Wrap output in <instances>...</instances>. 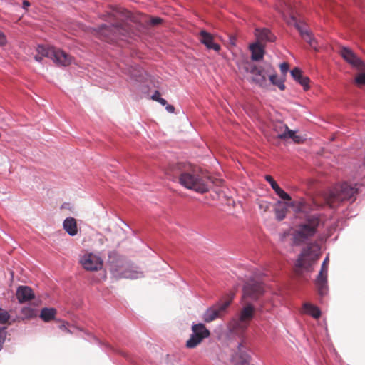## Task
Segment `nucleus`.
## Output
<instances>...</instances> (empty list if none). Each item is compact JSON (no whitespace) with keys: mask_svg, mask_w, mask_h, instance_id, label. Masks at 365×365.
Here are the masks:
<instances>
[{"mask_svg":"<svg viewBox=\"0 0 365 365\" xmlns=\"http://www.w3.org/2000/svg\"><path fill=\"white\" fill-rule=\"evenodd\" d=\"M320 247L317 244H312L304 248L296 262V272L300 273L303 269L309 271L312 263L319 257Z\"/></svg>","mask_w":365,"mask_h":365,"instance_id":"6","label":"nucleus"},{"mask_svg":"<svg viewBox=\"0 0 365 365\" xmlns=\"http://www.w3.org/2000/svg\"><path fill=\"white\" fill-rule=\"evenodd\" d=\"M56 310L54 308L45 307L41 309L40 317L46 322H50L55 318Z\"/></svg>","mask_w":365,"mask_h":365,"instance_id":"28","label":"nucleus"},{"mask_svg":"<svg viewBox=\"0 0 365 365\" xmlns=\"http://www.w3.org/2000/svg\"><path fill=\"white\" fill-rule=\"evenodd\" d=\"M273 69L272 67H269L267 69L268 76L270 82L277 86L281 91L284 90L285 86L284 84V81L277 78V75L272 73Z\"/></svg>","mask_w":365,"mask_h":365,"instance_id":"29","label":"nucleus"},{"mask_svg":"<svg viewBox=\"0 0 365 365\" xmlns=\"http://www.w3.org/2000/svg\"><path fill=\"white\" fill-rule=\"evenodd\" d=\"M274 130L277 138L283 140L292 139L294 143H300L301 137L296 135L295 132L289 130V128L281 123L275 125Z\"/></svg>","mask_w":365,"mask_h":365,"instance_id":"15","label":"nucleus"},{"mask_svg":"<svg viewBox=\"0 0 365 365\" xmlns=\"http://www.w3.org/2000/svg\"><path fill=\"white\" fill-rule=\"evenodd\" d=\"M291 76L296 81H297L303 75L299 68H295L291 71Z\"/></svg>","mask_w":365,"mask_h":365,"instance_id":"36","label":"nucleus"},{"mask_svg":"<svg viewBox=\"0 0 365 365\" xmlns=\"http://www.w3.org/2000/svg\"><path fill=\"white\" fill-rule=\"evenodd\" d=\"M37 54L34 58L38 62H41L43 57H47L53 61L56 64L66 66L71 62V57L64 51L53 47H46L38 45L36 48Z\"/></svg>","mask_w":365,"mask_h":365,"instance_id":"5","label":"nucleus"},{"mask_svg":"<svg viewBox=\"0 0 365 365\" xmlns=\"http://www.w3.org/2000/svg\"><path fill=\"white\" fill-rule=\"evenodd\" d=\"M156 101H158L161 105L163 106H165L167 105V101L165 99L163 98H158V99H157Z\"/></svg>","mask_w":365,"mask_h":365,"instance_id":"43","label":"nucleus"},{"mask_svg":"<svg viewBox=\"0 0 365 365\" xmlns=\"http://www.w3.org/2000/svg\"><path fill=\"white\" fill-rule=\"evenodd\" d=\"M242 68L245 73L252 75V76L248 78L249 81L262 88L267 86V76H268L267 71H266L264 69L258 68L256 65L252 63H246Z\"/></svg>","mask_w":365,"mask_h":365,"instance_id":"7","label":"nucleus"},{"mask_svg":"<svg viewBox=\"0 0 365 365\" xmlns=\"http://www.w3.org/2000/svg\"><path fill=\"white\" fill-rule=\"evenodd\" d=\"M258 309L259 312H269L270 311V309H267L266 308V306L264 304V302H259V307H258Z\"/></svg>","mask_w":365,"mask_h":365,"instance_id":"38","label":"nucleus"},{"mask_svg":"<svg viewBox=\"0 0 365 365\" xmlns=\"http://www.w3.org/2000/svg\"><path fill=\"white\" fill-rule=\"evenodd\" d=\"M79 262L87 271L96 272L100 270L103 267L101 257L93 252H86L81 256Z\"/></svg>","mask_w":365,"mask_h":365,"instance_id":"10","label":"nucleus"},{"mask_svg":"<svg viewBox=\"0 0 365 365\" xmlns=\"http://www.w3.org/2000/svg\"><path fill=\"white\" fill-rule=\"evenodd\" d=\"M21 313L23 315V319H32L37 316V309L30 307H24L21 309Z\"/></svg>","mask_w":365,"mask_h":365,"instance_id":"30","label":"nucleus"},{"mask_svg":"<svg viewBox=\"0 0 365 365\" xmlns=\"http://www.w3.org/2000/svg\"><path fill=\"white\" fill-rule=\"evenodd\" d=\"M265 180L270 184L272 188L274 190L275 193L282 200H290L289 195L285 192L275 182V180L270 175H266Z\"/></svg>","mask_w":365,"mask_h":365,"instance_id":"22","label":"nucleus"},{"mask_svg":"<svg viewBox=\"0 0 365 365\" xmlns=\"http://www.w3.org/2000/svg\"><path fill=\"white\" fill-rule=\"evenodd\" d=\"M302 313L310 315L314 319L319 318L322 314L321 310L318 307L309 302L303 304Z\"/></svg>","mask_w":365,"mask_h":365,"instance_id":"26","label":"nucleus"},{"mask_svg":"<svg viewBox=\"0 0 365 365\" xmlns=\"http://www.w3.org/2000/svg\"><path fill=\"white\" fill-rule=\"evenodd\" d=\"M237 351L239 355V361L235 363V365H250L251 361V356L245 349V347L242 343L238 344Z\"/></svg>","mask_w":365,"mask_h":365,"instance_id":"24","label":"nucleus"},{"mask_svg":"<svg viewBox=\"0 0 365 365\" xmlns=\"http://www.w3.org/2000/svg\"><path fill=\"white\" fill-rule=\"evenodd\" d=\"M125 31V30L118 24H112L110 26L103 24L100 27V33L103 35L108 41H111L120 38V36L123 35Z\"/></svg>","mask_w":365,"mask_h":365,"instance_id":"13","label":"nucleus"},{"mask_svg":"<svg viewBox=\"0 0 365 365\" xmlns=\"http://www.w3.org/2000/svg\"><path fill=\"white\" fill-rule=\"evenodd\" d=\"M165 109L168 112L172 113L175 111V108L172 105H167Z\"/></svg>","mask_w":365,"mask_h":365,"instance_id":"42","label":"nucleus"},{"mask_svg":"<svg viewBox=\"0 0 365 365\" xmlns=\"http://www.w3.org/2000/svg\"><path fill=\"white\" fill-rule=\"evenodd\" d=\"M249 325L248 322H246L237 317L232 318L230 321L227 328L230 334L241 337L245 333Z\"/></svg>","mask_w":365,"mask_h":365,"instance_id":"14","label":"nucleus"},{"mask_svg":"<svg viewBox=\"0 0 365 365\" xmlns=\"http://www.w3.org/2000/svg\"><path fill=\"white\" fill-rule=\"evenodd\" d=\"M109 269L116 279H138L143 277V273L122 257L109 255Z\"/></svg>","mask_w":365,"mask_h":365,"instance_id":"3","label":"nucleus"},{"mask_svg":"<svg viewBox=\"0 0 365 365\" xmlns=\"http://www.w3.org/2000/svg\"><path fill=\"white\" fill-rule=\"evenodd\" d=\"M60 327V329H62L63 331H68V332H70V331L67 329L66 325V324H65V323H64V324H61V325H60V327Z\"/></svg>","mask_w":365,"mask_h":365,"instance_id":"46","label":"nucleus"},{"mask_svg":"<svg viewBox=\"0 0 365 365\" xmlns=\"http://www.w3.org/2000/svg\"><path fill=\"white\" fill-rule=\"evenodd\" d=\"M6 43V39L5 36L0 32V46H4Z\"/></svg>","mask_w":365,"mask_h":365,"instance_id":"41","label":"nucleus"},{"mask_svg":"<svg viewBox=\"0 0 365 365\" xmlns=\"http://www.w3.org/2000/svg\"><path fill=\"white\" fill-rule=\"evenodd\" d=\"M255 308L253 304L248 303L241 309L238 317L243 321L248 322L250 324V322L254 317Z\"/></svg>","mask_w":365,"mask_h":365,"instance_id":"21","label":"nucleus"},{"mask_svg":"<svg viewBox=\"0 0 365 365\" xmlns=\"http://www.w3.org/2000/svg\"><path fill=\"white\" fill-rule=\"evenodd\" d=\"M292 19L295 21V27L300 33L302 38L307 41L312 48L317 50V43L315 38L312 37L311 32L307 29L306 25L297 22L294 18Z\"/></svg>","mask_w":365,"mask_h":365,"instance_id":"18","label":"nucleus"},{"mask_svg":"<svg viewBox=\"0 0 365 365\" xmlns=\"http://www.w3.org/2000/svg\"><path fill=\"white\" fill-rule=\"evenodd\" d=\"M6 337V328H0V351L2 349L3 344Z\"/></svg>","mask_w":365,"mask_h":365,"instance_id":"35","label":"nucleus"},{"mask_svg":"<svg viewBox=\"0 0 365 365\" xmlns=\"http://www.w3.org/2000/svg\"><path fill=\"white\" fill-rule=\"evenodd\" d=\"M192 334L186 341V347L194 349L198 346L203 339L210 336V332L202 323L193 324L192 325Z\"/></svg>","mask_w":365,"mask_h":365,"instance_id":"8","label":"nucleus"},{"mask_svg":"<svg viewBox=\"0 0 365 365\" xmlns=\"http://www.w3.org/2000/svg\"><path fill=\"white\" fill-rule=\"evenodd\" d=\"M280 70H281V72L283 73V74H285L287 73V72L289 70V65L287 63H282L280 64Z\"/></svg>","mask_w":365,"mask_h":365,"instance_id":"39","label":"nucleus"},{"mask_svg":"<svg viewBox=\"0 0 365 365\" xmlns=\"http://www.w3.org/2000/svg\"><path fill=\"white\" fill-rule=\"evenodd\" d=\"M358 188L348 182H343L336 185L329 192L326 198L327 203L331 207H335L336 204L344 200L354 201L355 194L357 192Z\"/></svg>","mask_w":365,"mask_h":365,"instance_id":"4","label":"nucleus"},{"mask_svg":"<svg viewBox=\"0 0 365 365\" xmlns=\"http://www.w3.org/2000/svg\"><path fill=\"white\" fill-rule=\"evenodd\" d=\"M161 19L158 17H154L150 19V23L153 25H157L159 24L161 22Z\"/></svg>","mask_w":365,"mask_h":365,"instance_id":"40","label":"nucleus"},{"mask_svg":"<svg viewBox=\"0 0 365 365\" xmlns=\"http://www.w3.org/2000/svg\"><path fill=\"white\" fill-rule=\"evenodd\" d=\"M176 174H179L180 184L185 188L200 193L208 190L207 178L201 175L197 170L191 168L182 170L180 167Z\"/></svg>","mask_w":365,"mask_h":365,"instance_id":"2","label":"nucleus"},{"mask_svg":"<svg viewBox=\"0 0 365 365\" xmlns=\"http://www.w3.org/2000/svg\"><path fill=\"white\" fill-rule=\"evenodd\" d=\"M342 58L358 70H363L365 67L364 63L349 48H343L341 50Z\"/></svg>","mask_w":365,"mask_h":365,"instance_id":"16","label":"nucleus"},{"mask_svg":"<svg viewBox=\"0 0 365 365\" xmlns=\"http://www.w3.org/2000/svg\"><path fill=\"white\" fill-rule=\"evenodd\" d=\"M232 299L225 302H220L207 308L202 314V319L205 322L209 323L217 318H220L230 305Z\"/></svg>","mask_w":365,"mask_h":365,"instance_id":"9","label":"nucleus"},{"mask_svg":"<svg viewBox=\"0 0 365 365\" xmlns=\"http://www.w3.org/2000/svg\"><path fill=\"white\" fill-rule=\"evenodd\" d=\"M160 97V93L158 91H155V93L152 96V98L155 101H157Z\"/></svg>","mask_w":365,"mask_h":365,"instance_id":"44","label":"nucleus"},{"mask_svg":"<svg viewBox=\"0 0 365 365\" xmlns=\"http://www.w3.org/2000/svg\"><path fill=\"white\" fill-rule=\"evenodd\" d=\"M329 256H327L322 262L321 269L317 277L315 284L320 296H325L329 292L327 275H328Z\"/></svg>","mask_w":365,"mask_h":365,"instance_id":"11","label":"nucleus"},{"mask_svg":"<svg viewBox=\"0 0 365 365\" xmlns=\"http://www.w3.org/2000/svg\"><path fill=\"white\" fill-rule=\"evenodd\" d=\"M30 6V3L28 1H23V8L24 9H27V8Z\"/></svg>","mask_w":365,"mask_h":365,"instance_id":"45","label":"nucleus"},{"mask_svg":"<svg viewBox=\"0 0 365 365\" xmlns=\"http://www.w3.org/2000/svg\"><path fill=\"white\" fill-rule=\"evenodd\" d=\"M297 82H298L301 86H302L304 90L309 89V78L308 77L302 76Z\"/></svg>","mask_w":365,"mask_h":365,"instance_id":"34","label":"nucleus"},{"mask_svg":"<svg viewBox=\"0 0 365 365\" xmlns=\"http://www.w3.org/2000/svg\"><path fill=\"white\" fill-rule=\"evenodd\" d=\"M292 205L297 217L303 219L295 226L292 234L294 243L299 245L316 235L319 227L322 225V220L319 215L309 213L317 207V205L312 206L307 201L301 200L293 202Z\"/></svg>","mask_w":365,"mask_h":365,"instance_id":"1","label":"nucleus"},{"mask_svg":"<svg viewBox=\"0 0 365 365\" xmlns=\"http://www.w3.org/2000/svg\"><path fill=\"white\" fill-rule=\"evenodd\" d=\"M264 292V287L262 282L251 279L243 287V297H249L254 301H257Z\"/></svg>","mask_w":365,"mask_h":365,"instance_id":"12","label":"nucleus"},{"mask_svg":"<svg viewBox=\"0 0 365 365\" xmlns=\"http://www.w3.org/2000/svg\"><path fill=\"white\" fill-rule=\"evenodd\" d=\"M119 68L134 81L141 82L144 79L145 72L138 65H119Z\"/></svg>","mask_w":365,"mask_h":365,"instance_id":"17","label":"nucleus"},{"mask_svg":"<svg viewBox=\"0 0 365 365\" xmlns=\"http://www.w3.org/2000/svg\"><path fill=\"white\" fill-rule=\"evenodd\" d=\"M255 36L258 41H273L274 36L267 29H256Z\"/></svg>","mask_w":365,"mask_h":365,"instance_id":"27","label":"nucleus"},{"mask_svg":"<svg viewBox=\"0 0 365 365\" xmlns=\"http://www.w3.org/2000/svg\"><path fill=\"white\" fill-rule=\"evenodd\" d=\"M10 319V314L9 313L0 307V324H5Z\"/></svg>","mask_w":365,"mask_h":365,"instance_id":"32","label":"nucleus"},{"mask_svg":"<svg viewBox=\"0 0 365 365\" xmlns=\"http://www.w3.org/2000/svg\"><path fill=\"white\" fill-rule=\"evenodd\" d=\"M355 82L358 85L365 84V73H359L355 78Z\"/></svg>","mask_w":365,"mask_h":365,"instance_id":"37","label":"nucleus"},{"mask_svg":"<svg viewBox=\"0 0 365 365\" xmlns=\"http://www.w3.org/2000/svg\"><path fill=\"white\" fill-rule=\"evenodd\" d=\"M63 227L65 231L70 235V236H75L78 233V227H77V223L75 218L72 217H66L63 222Z\"/></svg>","mask_w":365,"mask_h":365,"instance_id":"23","label":"nucleus"},{"mask_svg":"<svg viewBox=\"0 0 365 365\" xmlns=\"http://www.w3.org/2000/svg\"><path fill=\"white\" fill-rule=\"evenodd\" d=\"M287 210V209L285 207H282V208H276L275 209L276 218L279 221L284 220L286 217Z\"/></svg>","mask_w":365,"mask_h":365,"instance_id":"31","label":"nucleus"},{"mask_svg":"<svg viewBox=\"0 0 365 365\" xmlns=\"http://www.w3.org/2000/svg\"><path fill=\"white\" fill-rule=\"evenodd\" d=\"M200 42L204 44L208 49H212L215 51L220 50V46L214 42L213 36L208 32L202 30L200 32Z\"/></svg>","mask_w":365,"mask_h":365,"instance_id":"20","label":"nucleus"},{"mask_svg":"<svg viewBox=\"0 0 365 365\" xmlns=\"http://www.w3.org/2000/svg\"><path fill=\"white\" fill-rule=\"evenodd\" d=\"M297 82H298L301 86H302L304 90L309 89V78L308 77L302 76Z\"/></svg>","mask_w":365,"mask_h":365,"instance_id":"33","label":"nucleus"},{"mask_svg":"<svg viewBox=\"0 0 365 365\" xmlns=\"http://www.w3.org/2000/svg\"><path fill=\"white\" fill-rule=\"evenodd\" d=\"M16 295L19 303H24L34 298L33 290L28 286H19Z\"/></svg>","mask_w":365,"mask_h":365,"instance_id":"19","label":"nucleus"},{"mask_svg":"<svg viewBox=\"0 0 365 365\" xmlns=\"http://www.w3.org/2000/svg\"><path fill=\"white\" fill-rule=\"evenodd\" d=\"M250 50L252 53V60L258 61L262 59L264 51L263 46H261L259 42L251 44L250 46Z\"/></svg>","mask_w":365,"mask_h":365,"instance_id":"25","label":"nucleus"}]
</instances>
